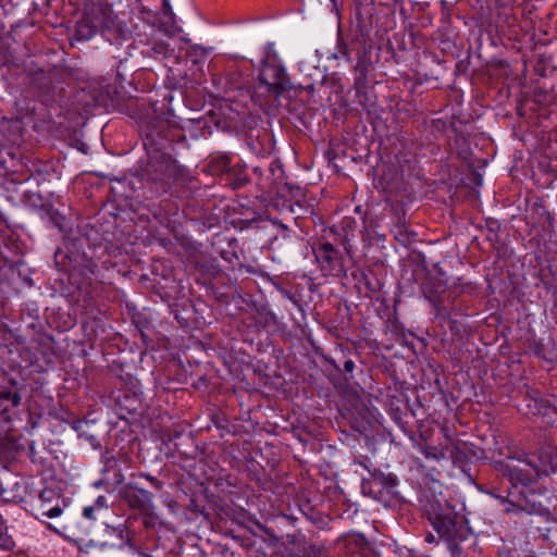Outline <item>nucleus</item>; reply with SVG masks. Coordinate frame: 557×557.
<instances>
[{"instance_id":"1","label":"nucleus","mask_w":557,"mask_h":557,"mask_svg":"<svg viewBox=\"0 0 557 557\" xmlns=\"http://www.w3.org/2000/svg\"><path fill=\"white\" fill-rule=\"evenodd\" d=\"M267 57L262 61V67L259 75V81L268 87L269 90L274 92H281L290 88V82L287 77V73L284 66L271 63V58L276 59L277 53L274 50L273 44L267 45Z\"/></svg>"},{"instance_id":"2","label":"nucleus","mask_w":557,"mask_h":557,"mask_svg":"<svg viewBox=\"0 0 557 557\" xmlns=\"http://www.w3.org/2000/svg\"><path fill=\"white\" fill-rule=\"evenodd\" d=\"M41 515L54 519L62 515L60 506V496L52 490H45L39 495Z\"/></svg>"},{"instance_id":"3","label":"nucleus","mask_w":557,"mask_h":557,"mask_svg":"<svg viewBox=\"0 0 557 557\" xmlns=\"http://www.w3.org/2000/svg\"><path fill=\"white\" fill-rule=\"evenodd\" d=\"M537 475H548L557 470V463L547 456H540V463L535 466Z\"/></svg>"},{"instance_id":"4","label":"nucleus","mask_w":557,"mask_h":557,"mask_svg":"<svg viewBox=\"0 0 557 557\" xmlns=\"http://www.w3.org/2000/svg\"><path fill=\"white\" fill-rule=\"evenodd\" d=\"M435 528L437 529L438 533H441L443 536L450 539L454 536L455 532V522L451 519L446 520L437 519L436 522H434Z\"/></svg>"},{"instance_id":"5","label":"nucleus","mask_w":557,"mask_h":557,"mask_svg":"<svg viewBox=\"0 0 557 557\" xmlns=\"http://www.w3.org/2000/svg\"><path fill=\"white\" fill-rule=\"evenodd\" d=\"M422 453L425 456V458L437 460V461L441 459H444L446 457L445 453L442 450H438L436 447H426L422 450Z\"/></svg>"},{"instance_id":"6","label":"nucleus","mask_w":557,"mask_h":557,"mask_svg":"<svg viewBox=\"0 0 557 557\" xmlns=\"http://www.w3.org/2000/svg\"><path fill=\"white\" fill-rule=\"evenodd\" d=\"M320 249L323 250L327 255L329 259L332 258L331 253L334 252V246L332 244H330V243L322 244Z\"/></svg>"},{"instance_id":"7","label":"nucleus","mask_w":557,"mask_h":557,"mask_svg":"<svg viewBox=\"0 0 557 557\" xmlns=\"http://www.w3.org/2000/svg\"><path fill=\"white\" fill-rule=\"evenodd\" d=\"M83 515L87 519H92L94 518V508L92 507H85L84 510H83Z\"/></svg>"},{"instance_id":"8","label":"nucleus","mask_w":557,"mask_h":557,"mask_svg":"<svg viewBox=\"0 0 557 557\" xmlns=\"http://www.w3.org/2000/svg\"><path fill=\"white\" fill-rule=\"evenodd\" d=\"M345 368H346V370L351 371L352 368H354V362L352 361H346L345 362Z\"/></svg>"},{"instance_id":"9","label":"nucleus","mask_w":557,"mask_h":557,"mask_svg":"<svg viewBox=\"0 0 557 557\" xmlns=\"http://www.w3.org/2000/svg\"><path fill=\"white\" fill-rule=\"evenodd\" d=\"M20 400H21L20 396L18 395H14L13 404L17 406L20 404Z\"/></svg>"}]
</instances>
